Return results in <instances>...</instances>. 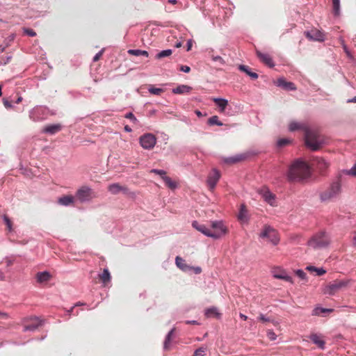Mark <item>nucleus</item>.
I'll return each instance as SVG.
<instances>
[{
  "mask_svg": "<svg viewBox=\"0 0 356 356\" xmlns=\"http://www.w3.org/2000/svg\"><path fill=\"white\" fill-rule=\"evenodd\" d=\"M3 218V221H4L5 224L7 226V228H8V231L11 232L12 229H13V228H12V226H13L12 221L10 220V219L6 215H4Z\"/></svg>",
  "mask_w": 356,
  "mask_h": 356,
  "instance_id": "obj_43",
  "label": "nucleus"
},
{
  "mask_svg": "<svg viewBox=\"0 0 356 356\" xmlns=\"http://www.w3.org/2000/svg\"><path fill=\"white\" fill-rule=\"evenodd\" d=\"M259 319L261 321L264 322V323H266V322H268V321H270V320H269L268 318H266L265 317V316H264V315H263V314H260V315H259Z\"/></svg>",
  "mask_w": 356,
  "mask_h": 356,
  "instance_id": "obj_55",
  "label": "nucleus"
},
{
  "mask_svg": "<svg viewBox=\"0 0 356 356\" xmlns=\"http://www.w3.org/2000/svg\"><path fill=\"white\" fill-rule=\"evenodd\" d=\"M127 53L130 55H134L136 56H143L145 57H148L149 54L147 51L140 50V49H129Z\"/></svg>",
  "mask_w": 356,
  "mask_h": 356,
  "instance_id": "obj_32",
  "label": "nucleus"
},
{
  "mask_svg": "<svg viewBox=\"0 0 356 356\" xmlns=\"http://www.w3.org/2000/svg\"><path fill=\"white\" fill-rule=\"evenodd\" d=\"M150 172L159 175L163 179V176H166V172L163 170L152 169Z\"/></svg>",
  "mask_w": 356,
  "mask_h": 356,
  "instance_id": "obj_46",
  "label": "nucleus"
},
{
  "mask_svg": "<svg viewBox=\"0 0 356 356\" xmlns=\"http://www.w3.org/2000/svg\"><path fill=\"white\" fill-rule=\"evenodd\" d=\"M149 92L152 94V95H160L161 93L163 92V89L162 88H154V86H151L149 89H148Z\"/></svg>",
  "mask_w": 356,
  "mask_h": 356,
  "instance_id": "obj_41",
  "label": "nucleus"
},
{
  "mask_svg": "<svg viewBox=\"0 0 356 356\" xmlns=\"http://www.w3.org/2000/svg\"><path fill=\"white\" fill-rule=\"evenodd\" d=\"M192 45H193L192 40H188V42H187V49H186L188 51L191 49Z\"/></svg>",
  "mask_w": 356,
  "mask_h": 356,
  "instance_id": "obj_58",
  "label": "nucleus"
},
{
  "mask_svg": "<svg viewBox=\"0 0 356 356\" xmlns=\"http://www.w3.org/2000/svg\"><path fill=\"white\" fill-rule=\"evenodd\" d=\"M348 282V280H335L325 288L324 293L334 295L339 290L347 286Z\"/></svg>",
  "mask_w": 356,
  "mask_h": 356,
  "instance_id": "obj_6",
  "label": "nucleus"
},
{
  "mask_svg": "<svg viewBox=\"0 0 356 356\" xmlns=\"http://www.w3.org/2000/svg\"><path fill=\"white\" fill-rule=\"evenodd\" d=\"M206 352V348L204 347H200L197 348L193 356H203Z\"/></svg>",
  "mask_w": 356,
  "mask_h": 356,
  "instance_id": "obj_45",
  "label": "nucleus"
},
{
  "mask_svg": "<svg viewBox=\"0 0 356 356\" xmlns=\"http://www.w3.org/2000/svg\"><path fill=\"white\" fill-rule=\"evenodd\" d=\"M22 97H19L18 99L16 101V103L19 104V103H20L22 102Z\"/></svg>",
  "mask_w": 356,
  "mask_h": 356,
  "instance_id": "obj_64",
  "label": "nucleus"
},
{
  "mask_svg": "<svg viewBox=\"0 0 356 356\" xmlns=\"http://www.w3.org/2000/svg\"><path fill=\"white\" fill-rule=\"evenodd\" d=\"M341 191V185L339 182L332 183L330 186L321 193L322 201H329L337 197Z\"/></svg>",
  "mask_w": 356,
  "mask_h": 356,
  "instance_id": "obj_5",
  "label": "nucleus"
},
{
  "mask_svg": "<svg viewBox=\"0 0 356 356\" xmlns=\"http://www.w3.org/2000/svg\"><path fill=\"white\" fill-rule=\"evenodd\" d=\"M124 130H125V131H127V132H131V131H132V129H131V127H130L129 126H128V125H126V126L124 127Z\"/></svg>",
  "mask_w": 356,
  "mask_h": 356,
  "instance_id": "obj_60",
  "label": "nucleus"
},
{
  "mask_svg": "<svg viewBox=\"0 0 356 356\" xmlns=\"http://www.w3.org/2000/svg\"><path fill=\"white\" fill-rule=\"evenodd\" d=\"M291 140L289 139H287V138H281L280 140H277V146L280 147H284V146H286L288 145L289 144L291 143Z\"/></svg>",
  "mask_w": 356,
  "mask_h": 356,
  "instance_id": "obj_42",
  "label": "nucleus"
},
{
  "mask_svg": "<svg viewBox=\"0 0 356 356\" xmlns=\"http://www.w3.org/2000/svg\"><path fill=\"white\" fill-rule=\"evenodd\" d=\"M8 317L9 316L7 313L0 312V319H8Z\"/></svg>",
  "mask_w": 356,
  "mask_h": 356,
  "instance_id": "obj_57",
  "label": "nucleus"
},
{
  "mask_svg": "<svg viewBox=\"0 0 356 356\" xmlns=\"http://www.w3.org/2000/svg\"><path fill=\"white\" fill-rule=\"evenodd\" d=\"M181 70L186 73H188L191 71V68L187 65H183L181 67Z\"/></svg>",
  "mask_w": 356,
  "mask_h": 356,
  "instance_id": "obj_54",
  "label": "nucleus"
},
{
  "mask_svg": "<svg viewBox=\"0 0 356 356\" xmlns=\"http://www.w3.org/2000/svg\"><path fill=\"white\" fill-rule=\"evenodd\" d=\"M352 241H353V245L355 247H356V232H355L353 234Z\"/></svg>",
  "mask_w": 356,
  "mask_h": 356,
  "instance_id": "obj_59",
  "label": "nucleus"
},
{
  "mask_svg": "<svg viewBox=\"0 0 356 356\" xmlns=\"http://www.w3.org/2000/svg\"><path fill=\"white\" fill-rule=\"evenodd\" d=\"M103 52H104V50H103V49H102V50H101L99 52H98V53H97V54L94 56V58H93V61H94V62H97V61H98V60L100 59L101 56H102Z\"/></svg>",
  "mask_w": 356,
  "mask_h": 356,
  "instance_id": "obj_51",
  "label": "nucleus"
},
{
  "mask_svg": "<svg viewBox=\"0 0 356 356\" xmlns=\"http://www.w3.org/2000/svg\"><path fill=\"white\" fill-rule=\"evenodd\" d=\"M238 219L241 222H247L248 220V210L244 204L241 205L239 213L238 215Z\"/></svg>",
  "mask_w": 356,
  "mask_h": 356,
  "instance_id": "obj_27",
  "label": "nucleus"
},
{
  "mask_svg": "<svg viewBox=\"0 0 356 356\" xmlns=\"http://www.w3.org/2000/svg\"><path fill=\"white\" fill-rule=\"evenodd\" d=\"M220 174L219 171L213 169L209 175L207 179V185L211 191H213L216 187L218 180L220 179Z\"/></svg>",
  "mask_w": 356,
  "mask_h": 356,
  "instance_id": "obj_11",
  "label": "nucleus"
},
{
  "mask_svg": "<svg viewBox=\"0 0 356 356\" xmlns=\"http://www.w3.org/2000/svg\"><path fill=\"white\" fill-rule=\"evenodd\" d=\"M108 191L113 195H117L119 193H123L124 194L132 197L135 196V193L134 192L130 191L127 186H122L119 183L110 184L108 186Z\"/></svg>",
  "mask_w": 356,
  "mask_h": 356,
  "instance_id": "obj_9",
  "label": "nucleus"
},
{
  "mask_svg": "<svg viewBox=\"0 0 356 356\" xmlns=\"http://www.w3.org/2000/svg\"><path fill=\"white\" fill-rule=\"evenodd\" d=\"M175 264L176 266L182 271L188 272L192 269V266L188 265L185 260L179 256L175 258Z\"/></svg>",
  "mask_w": 356,
  "mask_h": 356,
  "instance_id": "obj_19",
  "label": "nucleus"
},
{
  "mask_svg": "<svg viewBox=\"0 0 356 356\" xmlns=\"http://www.w3.org/2000/svg\"><path fill=\"white\" fill-rule=\"evenodd\" d=\"M211 238L217 239L225 235L228 232L227 227L224 222L220 221H212L211 222Z\"/></svg>",
  "mask_w": 356,
  "mask_h": 356,
  "instance_id": "obj_4",
  "label": "nucleus"
},
{
  "mask_svg": "<svg viewBox=\"0 0 356 356\" xmlns=\"http://www.w3.org/2000/svg\"><path fill=\"white\" fill-rule=\"evenodd\" d=\"M240 318L243 321H246L248 319V316L241 313L240 314Z\"/></svg>",
  "mask_w": 356,
  "mask_h": 356,
  "instance_id": "obj_61",
  "label": "nucleus"
},
{
  "mask_svg": "<svg viewBox=\"0 0 356 356\" xmlns=\"http://www.w3.org/2000/svg\"><path fill=\"white\" fill-rule=\"evenodd\" d=\"M61 130V125L59 124H49L45 126L43 129V133H47L49 134H55L56 133L60 131Z\"/></svg>",
  "mask_w": 356,
  "mask_h": 356,
  "instance_id": "obj_21",
  "label": "nucleus"
},
{
  "mask_svg": "<svg viewBox=\"0 0 356 356\" xmlns=\"http://www.w3.org/2000/svg\"><path fill=\"white\" fill-rule=\"evenodd\" d=\"M172 51L171 49H166L160 51L159 54H156V57L158 59L163 58L164 57L170 56L172 54Z\"/></svg>",
  "mask_w": 356,
  "mask_h": 356,
  "instance_id": "obj_38",
  "label": "nucleus"
},
{
  "mask_svg": "<svg viewBox=\"0 0 356 356\" xmlns=\"http://www.w3.org/2000/svg\"><path fill=\"white\" fill-rule=\"evenodd\" d=\"M125 118L127 119L131 120L133 123L136 124L138 122V120L134 116V115L132 113H128L125 115Z\"/></svg>",
  "mask_w": 356,
  "mask_h": 356,
  "instance_id": "obj_47",
  "label": "nucleus"
},
{
  "mask_svg": "<svg viewBox=\"0 0 356 356\" xmlns=\"http://www.w3.org/2000/svg\"><path fill=\"white\" fill-rule=\"evenodd\" d=\"M296 274L302 280H304L306 277V273L302 270H296Z\"/></svg>",
  "mask_w": 356,
  "mask_h": 356,
  "instance_id": "obj_50",
  "label": "nucleus"
},
{
  "mask_svg": "<svg viewBox=\"0 0 356 356\" xmlns=\"http://www.w3.org/2000/svg\"><path fill=\"white\" fill-rule=\"evenodd\" d=\"M307 270L311 272H316L318 275H322L325 273V270L323 268H317L314 266H307Z\"/></svg>",
  "mask_w": 356,
  "mask_h": 356,
  "instance_id": "obj_39",
  "label": "nucleus"
},
{
  "mask_svg": "<svg viewBox=\"0 0 356 356\" xmlns=\"http://www.w3.org/2000/svg\"><path fill=\"white\" fill-rule=\"evenodd\" d=\"M310 175L309 166L304 161L298 159L289 167L287 177L291 181H300Z\"/></svg>",
  "mask_w": 356,
  "mask_h": 356,
  "instance_id": "obj_1",
  "label": "nucleus"
},
{
  "mask_svg": "<svg viewBox=\"0 0 356 356\" xmlns=\"http://www.w3.org/2000/svg\"><path fill=\"white\" fill-rule=\"evenodd\" d=\"M314 164L316 165L317 168L321 171H324L329 167V163L323 159L319 157H316L314 159Z\"/></svg>",
  "mask_w": 356,
  "mask_h": 356,
  "instance_id": "obj_26",
  "label": "nucleus"
},
{
  "mask_svg": "<svg viewBox=\"0 0 356 356\" xmlns=\"http://www.w3.org/2000/svg\"><path fill=\"white\" fill-rule=\"evenodd\" d=\"M330 243L329 235L325 232L315 234L307 242V245L313 249L327 248Z\"/></svg>",
  "mask_w": 356,
  "mask_h": 356,
  "instance_id": "obj_3",
  "label": "nucleus"
},
{
  "mask_svg": "<svg viewBox=\"0 0 356 356\" xmlns=\"http://www.w3.org/2000/svg\"><path fill=\"white\" fill-rule=\"evenodd\" d=\"M273 277L276 279L283 280L286 282L293 283L292 278L290 276H289L284 270L282 269H275L273 271Z\"/></svg>",
  "mask_w": 356,
  "mask_h": 356,
  "instance_id": "obj_14",
  "label": "nucleus"
},
{
  "mask_svg": "<svg viewBox=\"0 0 356 356\" xmlns=\"http://www.w3.org/2000/svg\"><path fill=\"white\" fill-rule=\"evenodd\" d=\"M211 58L212 59V60H213L214 62H218L221 65H225V61L224 60V59L220 56H215L213 55V54H211Z\"/></svg>",
  "mask_w": 356,
  "mask_h": 356,
  "instance_id": "obj_44",
  "label": "nucleus"
},
{
  "mask_svg": "<svg viewBox=\"0 0 356 356\" xmlns=\"http://www.w3.org/2000/svg\"><path fill=\"white\" fill-rule=\"evenodd\" d=\"M205 315L208 318L213 317L219 318L220 317V314L218 312L217 308L214 307L208 308L205 311Z\"/></svg>",
  "mask_w": 356,
  "mask_h": 356,
  "instance_id": "obj_30",
  "label": "nucleus"
},
{
  "mask_svg": "<svg viewBox=\"0 0 356 356\" xmlns=\"http://www.w3.org/2000/svg\"><path fill=\"white\" fill-rule=\"evenodd\" d=\"M267 337L270 340L273 341L276 339L277 335L273 330H269L267 331Z\"/></svg>",
  "mask_w": 356,
  "mask_h": 356,
  "instance_id": "obj_48",
  "label": "nucleus"
},
{
  "mask_svg": "<svg viewBox=\"0 0 356 356\" xmlns=\"http://www.w3.org/2000/svg\"><path fill=\"white\" fill-rule=\"evenodd\" d=\"M333 12L334 15H338L340 10V1L339 0H332Z\"/></svg>",
  "mask_w": 356,
  "mask_h": 356,
  "instance_id": "obj_40",
  "label": "nucleus"
},
{
  "mask_svg": "<svg viewBox=\"0 0 356 356\" xmlns=\"http://www.w3.org/2000/svg\"><path fill=\"white\" fill-rule=\"evenodd\" d=\"M163 180L165 185L170 189H175L177 186V183L168 176H163Z\"/></svg>",
  "mask_w": 356,
  "mask_h": 356,
  "instance_id": "obj_35",
  "label": "nucleus"
},
{
  "mask_svg": "<svg viewBox=\"0 0 356 356\" xmlns=\"http://www.w3.org/2000/svg\"><path fill=\"white\" fill-rule=\"evenodd\" d=\"M191 270H193L195 274H200L202 272L200 267H192Z\"/></svg>",
  "mask_w": 356,
  "mask_h": 356,
  "instance_id": "obj_56",
  "label": "nucleus"
},
{
  "mask_svg": "<svg viewBox=\"0 0 356 356\" xmlns=\"http://www.w3.org/2000/svg\"><path fill=\"white\" fill-rule=\"evenodd\" d=\"M192 88L187 85H180L175 88L172 89V92L175 94H185L189 93Z\"/></svg>",
  "mask_w": 356,
  "mask_h": 356,
  "instance_id": "obj_28",
  "label": "nucleus"
},
{
  "mask_svg": "<svg viewBox=\"0 0 356 356\" xmlns=\"http://www.w3.org/2000/svg\"><path fill=\"white\" fill-rule=\"evenodd\" d=\"M174 331H175L174 329L171 330L168 332V334H167V336L165 337V341H164V345H163L164 349H165V350H169L170 349V341H171L172 337Z\"/></svg>",
  "mask_w": 356,
  "mask_h": 356,
  "instance_id": "obj_36",
  "label": "nucleus"
},
{
  "mask_svg": "<svg viewBox=\"0 0 356 356\" xmlns=\"http://www.w3.org/2000/svg\"><path fill=\"white\" fill-rule=\"evenodd\" d=\"M305 140L306 145L311 149L318 150L323 143L322 136L315 130L308 128L305 133Z\"/></svg>",
  "mask_w": 356,
  "mask_h": 356,
  "instance_id": "obj_2",
  "label": "nucleus"
},
{
  "mask_svg": "<svg viewBox=\"0 0 356 356\" xmlns=\"http://www.w3.org/2000/svg\"><path fill=\"white\" fill-rule=\"evenodd\" d=\"M262 238H267L274 245H277L280 241L278 234L275 229L270 226H265L264 231L260 234Z\"/></svg>",
  "mask_w": 356,
  "mask_h": 356,
  "instance_id": "obj_7",
  "label": "nucleus"
},
{
  "mask_svg": "<svg viewBox=\"0 0 356 356\" xmlns=\"http://www.w3.org/2000/svg\"><path fill=\"white\" fill-rule=\"evenodd\" d=\"M309 339L321 349L323 350L325 348V342L323 339V337L321 335H318L317 334H312L309 336Z\"/></svg>",
  "mask_w": 356,
  "mask_h": 356,
  "instance_id": "obj_17",
  "label": "nucleus"
},
{
  "mask_svg": "<svg viewBox=\"0 0 356 356\" xmlns=\"http://www.w3.org/2000/svg\"><path fill=\"white\" fill-rule=\"evenodd\" d=\"M5 278L4 273L1 271H0V280H3Z\"/></svg>",
  "mask_w": 356,
  "mask_h": 356,
  "instance_id": "obj_63",
  "label": "nucleus"
},
{
  "mask_svg": "<svg viewBox=\"0 0 356 356\" xmlns=\"http://www.w3.org/2000/svg\"><path fill=\"white\" fill-rule=\"evenodd\" d=\"M208 124L209 125H218L222 126L223 124L219 120L218 117L217 115H213L209 118Z\"/></svg>",
  "mask_w": 356,
  "mask_h": 356,
  "instance_id": "obj_37",
  "label": "nucleus"
},
{
  "mask_svg": "<svg viewBox=\"0 0 356 356\" xmlns=\"http://www.w3.org/2000/svg\"><path fill=\"white\" fill-rule=\"evenodd\" d=\"M348 174L353 176L356 177V163L352 167V168L348 171Z\"/></svg>",
  "mask_w": 356,
  "mask_h": 356,
  "instance_id": "obj_53",
  "label": "nucleus"
},
{
  "mask_svg": "<svg viewBox=\"0 0 356 356\" xmlns=\"http://www.w3.org/2000/svg\"><path fill=\"white\" fill-rule=\"evenodd\" d=\"M99 280L106 286L111 280V276L108 268H104L102 273L99 274Z\"/></svg>",
  "mask_w": 356,
  "mask_h": 356,
  "instance_id": "obj_22",
  "label": "nucleus"
},
{
  "mask_svg": "<svg viewBox=\"0 0 356 356\" xmlns=\"http://www.w3.org/2000/svg\"><path fill=\"white\" fill-rule=\"evenodd\" d=\"M277 86L287 90H294L296 89L293 83L288 82L284 79H279L277 80Z\"/></svg>",
  "mask_w": 356,
  "mask_h": 356,
  "instance_id": "obj_23",
  "label": "nucleus"
},
{
  "mask_svg": "<svg viewBox=\"0 0 356 356\" xmlns=\"http://www.w3.org/2000/svg\"><path fill=\"white\" fill-rule=\"evenodd\" d=\"M3 103L4 106L6 108H10L13 107L11 102H9L8 100L6 99H3Z\"/></svg>",
  "mask_w": 356,
  "mask_h": 356,
  "instance_id": "obj_52",
  "label": "nucleus"
},
{
  "mask_svg": "<svg viewBox=\"0 0 356 356\" xmlns=\"http://www.w3.org/2000/svg\"><path fill=\"white\" fill-rule=\"evenodd\" d=\"M245 156L244 155H236L235 156L229 157L225 159V162L227 163H235L244 160Z\"/></svg>",
  "mask_w": 356,
  "mask_h": 356,
  "instance_id": "obj_34",
  "label": "nucleus"
},
{
  "mask_svg": "<svg viewBox=\"0 0 356 356\" xmlns=\"http://www.w3.org/2000/svg\"><path fill=\"white\" fill-rule=\"evenodd\" d=\"M91 189L87 186H82L76 193V198L81 202L88 201L91 198Z\"/></svg>",
  "mask_w": 356,
  "mask_h": 356,
  "instance_id": "obj_10",
  "label": "nucleus"
},
{
  "mask_svg": "<svg viewBox=\"0 0 356 356\" xmlns=\"http://www.w3.org/2000/svg\"><path fill=\"white\" fill-rule=\"evenodd\" d=\"M193 227L197 231L200 232L207 236L211 237V229L207 227L205 225L200 224L197 221H194L192 224Z\"/></svg>",
  "mask_w": 356,
  "mask_h": 356,
  "instance_id": "obj_16",
  "label": "nucleus"
},
{
  "mask_svg": "<svg viewBox=\"0 0 356 356\" xmlns=\"http://www.w3.org/2000/svg\"><path fill=\"white\" fill-rule=\"evenodd\" d=\"M261 194L266 202H267L271 206L275 205V195H273L266 188L262 189L261 191Z\"/></svg>",
  "mask_w": 356,
  "mask_h": 356,
  "instance_id": "obj_18",
  "label": "nucleus"
},
{
  "mask_svg": "<svg viewBox=\"0 0 356 356\" xmlns=\"http://www.w3.org/2000/svg\"><path fill=\"white\" fill-rule=\"evenodd\" d=\"M334 311L333 309H325L321 307H316L312 311V315L314 316H319L321 314H325V313H331Z\"/></svg>",
  "mask_w": 356,
  "mask_h": 356,
  "instance_id": "obj_33",
  "label": "nucleus"
},
{
  "mask_svg": "<svg viewBox=\"0 0 356 356\" xmlns=\"http://www.w3.org/2000/svg\"><path fill=\"white\" fill-rule=\"evenodd\" d=\"M238 69L246 73L252 79H257L258 78V74L256 72H253L250 71V68L247 65H241L238 67Z\"/></svg>",
  "mask_w": 356,
  "mask_h": 356,
  "instance_id": "obj_29",
  "label": "nucleus"
},
{
  "mask_svg": "<svg viewBox=\"0 0 356 356\" xmlns=\"http://www.w3.org/2000/svg\"><path fill=\"white\" fill-rule=\"evenodd\" d=\"M30 323L26 324L24 326V332L34 331L38 329L42 324V321L38 317L34 316L30 318Z\"/></svg>",
  "mask_w": 356,
  "mask_h": 356,
  "instance_id": "obj_13",
  "label": "nucleus"
},
{
  "mask_svg": "<svg viewBox=\"0 0 356 356\" xmlns=\"http://www.w3.org/2000/svg\"><path fill=\"white\" fill-rule=\"evenodd\" d=\"M195 114H196L199 118H200V117H202V116H203L202 113L200 111H198V110H196V111H195Z\"/></svg>",
  "mask_w": 356,
  "mask_h": 356,
  "instance_id": "obj_62",
  "label": "nucleus"
},
{
  "mask_svg": "<svg viewBox=\"0 0 356 356\" xmlns=\"http://www.w3.org/2000/svg\"><path fill=\"white\" fill-rule=\"evenodd\" d=\"M213 101L216 103V105H218L220 107L221 112L225 111L228 104L227 100L221 98H213Z\"/></svg>",
  "mask_w": 356,
  "mask_h": 356,
  "instance_id": "obj_31",
  "label": "nucleus"
},
{
  "mask_svg": "<svg viewBox=\"0 0 356 356\" xmlns=\"http://www.w3.org/2000/svg\"><path fill=\"white\" fill-rule=\"evenodd\" d=\"M24 32L26 35H28L29 36H31V37H34L36 35L35 31H34L33 29H24Z\"/></svg>",
  "mask_w": 356,
  "mask_h": 356,
  "instance_id": "obj_49",
  "label": "nucleus"
},
{
  "mask_svg": "<svg viewBox=\"0 0 356 356\" xmlns=\"http://www.w3.org/2000/svg\"><path fill=\"white\" fill-rule=\"evenodd\" d=\"M306 37L310 40L322 42L325 40V35L321 31L314 29L305 33Z\"/></svg>",
  "mask_w": 356,
  "mask_h": 356,
  "instance_id": "obj_12",
  "label": "nucleus"
},
{
  "mask_svg": "<svg viewBox=\"0 0 356 356\" xmlns=\"http://www.w3.org/2000/svg\"><path fill=\"white\" fill-rule=\"evenodd\" d=\"M75 197L72 195H64L58 200V203L63 206H70L73 204Z\"/></svg>",
  "mask_w": 356,
  "mask_h": 356,
  "instance_id": "obj_24",
  "label": "nucleus"
},
{
  "mask_svg": "<svg viewBox=\"0 0 356 356\" xmlns=\"http://www.w3.org/2000/svg\"><path fill=\"white\" fill-rule=\"evenodd\" d=\"M36 280L38 283H45L48 282L51 277V275L49 272L44 271V272H39L36 274Z\"/></svg>",
  "mask_w": 356,
  "mask_h": 356,
  "instance_id": "obj_25",
  "label": "nucleus"
},
{
  "mask_svg": "<svg viewBox=\"0 0 356 356\" xmlns=\"http://www.w3.org/2000/svg\"><path fill=\"white\" fill-rule=\"evenodd\" d=\"M139 142L144 149H151L155 146L156 138L152 134H145L140 137Z\"/></svg>",
  "mask_w": 356,
  "mask_h": 356,
  "instance_id": "obj_8",
  "label": "nucleus"
},
{
  "mask_svg": "<svg viewBox=\"0 0 356 356\" xmlns=\"http://www.w3.org/2000/svg\"><path fill=\"white\" fill-rule=\"evenodd\" d=\"M309 127L304 123H300L298 122L293 121L290 122L289 125V129L290 131H295L297 130H302L306 132V129Z\"/></svg>",
  "mask_w": 356,
  "mask_h": 356,
  "instance_id": "obj_20",
  "label": "nucleus"
},
{
  "mask_svg": "<svg viewBox=\"0 0 356 356\" xmlns=\"http://www.w3.org/2000/svg\"><path fill=\"white\" fill-rule=\"evenodd\" d=\"M258 58L260 59V60L264 63L265 65L272 67L274 66V63L273 62L272 58L268 54H264L261 53L259 51H257L256 52Z\"/></svg>",
  "mask_w": 356,
  "mask_h": 356,
  "instance_id": "obj_15",
  "label": "nucleus"
}]
</instances>
